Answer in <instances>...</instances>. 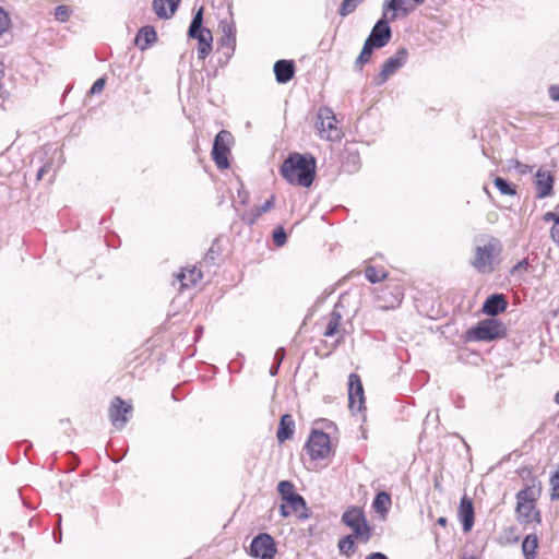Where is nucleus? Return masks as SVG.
Wrapping results in <instances>:
<instances>
[{"label":"nucleus","mask_w":559,"mask_h":559,"mask_svg":"<svg viewBox=\"0 0 559 559\" xmlns=\"http://www.w3.org/2000/svg\"><path fill=\"white\" fill-rule=\"evenodd\" d=\"M281 175L289 183L308 188L316 176V158L311 154L292 153L282 164Z\"/></svg>","instance_id":"nucleus-1"},{"label":"nucleus","mask_w":559,"mask_h":559,"mask_svg":"<svg viewBox=\"0 0 559 559\" xmlns=\"http://www.w3.org/2000/svg\"><path fill=\"white\" fill-rule=\"evenodd\" d=\"M502 252L501 241L493 236H484L475 246L471 265L480 274H489L495 270L496 260Z\"/></svg>","instance_id":"nucleus-2"},{"label":"nucleus","mask_w":559,"mask_h":559,"mask_svg":"<svg viewBox=\"0 0 559 559\" xmlns=\"http://www.w3.org/2000/svg\"><path fill=\"white\" fill-rule=\"evenodd\" d=\"M504 334V324L498 319L489 318L468 329L465 338L471 342H490L503 337Z\"/></svg>","instance_id":"nucleus-3"},{"label":"nucleus","mask_w":559,"mask_h":559,"mask_svg":"<svg viewBox=\"0 0 559 559\" xmlns=\"http://www.w3.org/2000/svg\"><path fill=\"white\" fill-rule=\"evenodd\" d=\"M203 8L201 7L193 15L190 23L188 35L198 40V57L204 60L212 51L213 36L209 28L202 27Z\"/></svg>","instance_id":"nucleus-4"},{"label":"nucleus","mask_w":559,"mask_h":559,"mask_svg":"<svg viewBox=\"0 0 559 559\" xmlns=\"http://www.w3.org/2000/svg\"><path fill=\"white\" fill-rule=\"evenodd\" d=\"M342 522L352 528L356 539L367 543L371 538V527L360 508L353 507L346 510L342 515Z\"/></svg>","instance_id":"nucleus-5"},{"label":"nucleus","mask_w":559,"mask_h":559,"mask_svg":"<svg viewBox=\"0 0 559 559\" xmlns=\"http://www.w3.org/2000/svg\"><path fill=\"white\" fill-rule=\"evenodd\" d=\"M317 129L321 139L326 141H337L342 138V131L337 127V120L332 109L321 107L318 111Z\"/></svg>","instance_id":"nucleus-6"},{"label":"nucleus","mask_w":559,"mask_h":559,"mask_svg":"<svg viewBox=\"0 0 559 559\" xmlns=\"http://www.w3.org/2000/svg\"><path fill=\"white\" fill-rule=\"evenodd\" d=\"M305 448L312 461L325 460L332 452L330 436L323 431L313 430Z\"/></svg>","instance_id":"nucleus-7"},{"label":"nucleus","mask_w":559,"mask_h":559,"mask_svg":"<svg viewBox=\"0 0 559 559\" xmlns=\"http://www.w3.org/2000/svg\"><path fill=\"white\" fill-rule=\"evenodd\" d=\"M407 58V49L404 47L399 48L397 51L382 64L380 73L373 79V84L376 86L383 85L391 75L397 72L406 63Z\"/></svg>","instance_id":"nucleus-8"},{"label":"nucleus","mask_w":559,"mask_h":559,"mask_svg":"<svg viewBox=\"0 0 559 559\" xmlns=\"http://www.w3.org/2000/svg\"><path fill=\"white\" fill-rule=\"evenodd\" d=\"M277 490L287 506L298 514L300 519H307L306 513L307 507L305 499L294 490V485L288 480H282L278 483Z\"/></svg>","instance_id":"nucleus-9"},{"label":"nucleus","mask_w":559,"mask_h":559,"mask_svg":"<svg viewBox=\"0 0 559 559\" xmlns=\"http://www.w3.org/2000/svg\"><path fill=\"white\" fill-rule=\"evenodd\" d=\"M231 139V133L226 130L219 131L214 139L212 157L219 169L229 167L228 153Z\"/></svg>","instance_id":"nucleus-10"},{"label":"nucleus","mask_w":559,"mask_h":559,"mask_svg":"<svg viewBox=\"0 0 559 559\" xmlns=\"http://www.w3.org/2000/svg\"><path fill=\"white\" fill-rule=\"evenodd\" d=\"M276 545L273 537L266 533L258 534L250 544V555L259 559H274Z\"/></svg>","instance_id":"nucleus-11"},{"label":"nucleus","mask_w":559,"mask_h":559,"mask_svg":"<svg viewBox=\"0 0 559 559\" xmlns=\"http://www.w3.org/2000/svg\"><path fill=\"white\" fill-rule=\"evenodd\" d=\"M426 0H384L382 4V11L384 17H388L390 14V21H395V19L401 14L402 16H408L417 5H420Z\"/></svg>","instance_id":"nucleus-12"},{"label":"nucleus","mask_w":559,"mask_h":559,"mask_svg":"<svg viewBox=\"0 0 559 559\" xmlns=\"http://www.w3.org/2000/svg\"><path fill=\"white\" fill-rule=\"evenodd\" d=\"M390 14L388 17H382L373 25L370 35L367 37L366 43L371 45L373 48L379 49L384 47L392 37V29L389 25Z\"/></svg>","instance_id":"nucleus-13"},{"label":"nucleus","mask_w":559,"mask_h":559,"mask_svg":"<svg viewBox=\"0 0 559 559\" xmlns=\"http://www.w3.org/2000/svg\"><path fill=\"white\" fill-rule=\"evenodd\" d=\"M516 499L518 520L521 523H531L537 520L539 513L536 511L534 501L527 498V492L525 490L519 491Z\"/></svg>","instance_id":"nucleus-14"},{"label":"nucleus","mask_w":559,"mask_h":559,"mask_svg":"<svg viewBox=\"0 0 559 559\" xmlns=\"http://www.w3.org/2000/svg\"><path fill=\"white\" fill-rule=\"evenodd\" d=\"M404 290L399 284L386 286L377 294V299L381 309H394L403 299Z\"/></svg>","instance_id":"nucleus-15"},{"label":"nucleus","mask_w":559,"mask_h":559,"mask_svg":"<svg viewBox=\"0 0 559 559\" xmlns=\"http://www.w3.org/2000/svg\"><path fill=\"white\" fill-rule=\"evenodd\" d=\"M348 400L353 412H360L364 406V388L359 376L350 373L348 378Z\"/></svg>","instance_id":"nucleus-16"},{"label":"nucleus","mask_w":559,"mask_h":559,"mask_svg":"<svg viewBox=\"0 0 559 559\" xmlns=\"http://www.w3.org/2000/svg\"><path fill=\"white\" fill-rule=\"evenodd\" d=\"M131 409L132 406L130 404H127L120 397H116L109 408V417L112 426L117 429H122L128 421L127 414L130 413Z\"/></svg>","instance_id":"nucleus-17"},{"label":"nucleus","mask_w":559,"mask_h":559,"mask_svg":"<svg viewBox=\"0 0 559 559\" xmlns=\"http://www.w3.org/2000/svg\"><path fill=\"white\" fill-rule=\"evenodd\" d=\"M222 36L219 45L228 50V55L233 53L236 47V26L233 22L222 20L218 25Z\"/></svg>","instance_id":"nucleus-18"},{"label":"nucleus","mask_w":559,"mask_h":559,"mask_svg":"<svg viewBox=\"0 0 559 559\" xmlns=\"http://www.w3.org/2000/svg\"><path fill=\"white\" fill-rule=\"evenodd\" d=\"M535 177L537 198L544 199L549 197L552 193L554 188V177L551 174L548 170L540 168L537 170Z\"/></svg>","instance_id":"nucleus-19"},{"label":"nucleus","mask_w":559,"mask_h":559,"mask_svg":"<svg viewBox=\"0 0 559 559\" xmlns=\"http://www.w3.org/2000/svg\"><path fill=\"white\" fill-rule=\"evenodd\" d=\"M459 518L464 532H469L474 525V507L472 500L464 495L459 507Z\"/></svg>","instance_id":"nucleus-20"},{"label":"nucleus","mask_w":559,"mask_h":559,"mask_svg":"<svg viewBox=\"0 0 559 559\" xmlns=\"http://www.w3.org/2000/svg\"><path fill=\"white\" fill-rule=\"evenodd\" d=\"M506 308V297L502 294H493L485 300L481 310L488 316L496 317L503 312Z\"/></svg>","instance_id":"nucleus-21"},{"label":"nucleus","mask_w":559,"mask_h":559,"mask_svg":"<svg viewBox=\"0 0 559 559\" xmlns=\"http://www.w3.org/2000/svg\"><path fill=\"white\" fill-rule=\"evenodd\" d=\"M276 81L281 84L289 82L295 74V63L292 60H277L274 64Z\"/></svg>","instance_id":"nucleus-22"},{"label":"nucleus","mask_w":559,"mask_h":559,"mask_svg":"<svg viewBox=\"0 0 559 559\" xmlns=\"http://www.w3.org/2000/svg\"><path fill=\"white\" fill-rule=\"evenodd\" d=\"M181 0H153V9L158 17L169 19Z\"/></svg>","instance_id":"nucleus-23"},{"label":"nucleus","mask_w":559,"mask_h":559,"mask_svg":"<svg viewBox=\"0 0 559 559\" xmlns=\"http://www.w3.org/2000/svg\"><path fill=\"white\" fill-rule=\"evenodd\" d=\"M295 431V421L289 414H285L281 417L278 429H277V440L280 443L292 438Z\"/></svg>","instance_id":"nucleus-24"},{"label":"nucleus","mask_w":559,"mask_h":559,"mask_svg":"<svg viewBox=\"0 0 559 559\" xmlns=\"http://www.w3.org/2000/svg\"><path fill=\"white\" fill-rule=\"evenodd\" d=\"M202 278V272L195 266L191 269H182L177 275V280L180 282V288H188L195 285Z\"/></svg>","instance_id":"nucleus-25"},{"label":"nucleus","mask_w":559,"mask_h":559,"mask_svg":"<svg viewBox=\"0 0 559 559\" xmlns=\"http://www.w3.org/2000/svg\"><path fill=\"white\" fill-rule=\"evenodd\" d=\"M157 39L156 32L153 26L142 27L135 38L136 45L141 49H145L148 45L153 44Z\"/></svg>","instance_id":"nucleus-26"},{"label":"nucleus","mask_w":559,"mask_h":559,"mask_svg":"<svg viewBox=\"0 0 559 559\" xmlns=\"http://www.w3.org/2000/svg\"><path fill=\"white\" fill-rule=\"evenodd\" d=\"M342 321V314L337 311L336 307L333 309L329 317V321L326 328L323 332V335L326 337H332L340 332V325Z\"/></svg>","instance_id":"nucleus-27"},{"label":"nucleus","mask_w":559,"mask_h":559,"mask_svg":"<svg viewBox=\"0 0 559 559\" xmlns=\"http://www.w3.org/2000/svg\"><path fill=\"white\" fill-rule=\"evenodd\" d=\"M538 547V538L536 535H527L522 542V551L525 559H535L536 549Z\"/></svg>","instance_id":"nucleus-28"},{"label":"nucleus","mask_w":559,"mask_h":559,"mask_svg":"<svg viewBox=\"0 0 559 559\" xmlns=\"http://www.w3.org/2000/svg\"><path fill=\"white\" fill-rule=\"evenodd\" d=\"M353 535H346L338 540V550L341 555L350 558L356 551V545Z\"/></svg>","instance_id":"nucleus-29"},{"label":"nucleus","mask_w":559,"mask_h":559,"mask_svg":"<svg viewBox=\"0 0 559 559\" xmlns=\"http://www.w3.org/2000/svg\"><path fill=\"white\" fill-rule=\"evenodd\" d=\"M365 276L370 283L377 284L386 278L388 272L383 269H377L372 265H369L365 270Z\"/></svg>","instance_id":"nucleus-30"},{"label":"nucleus","mask_w":559,"mask_h":559,"mask_svg":"<svg viewBox=\"0 0 559 559\" xmlns=\"http://www.w3.org/2000/svg\"><path fill=\"white\" fill-rule=\"evenodd\" d=\"M493 185L499 190V192L503 195H515L516 194L515 187L501 177H496L493 179Z\"/></svg>","instance_id":"nucleus-31"},{"label":"nucleus","mask_w":559,"mask_h":559,"mask_svg":"<svg viewBox=\"0 0 559 559\" xmlns=\"http://www.w3.org/2000/svg\"><path fill=\"white\" fill-rule=\"evenodd\" d=\"M373 49L374 48L371 45L365 41L360 55L357 57L355 62V67L357 69L361 70V67L369 61Z\"/></svg>","instance_id":"nucleus-32"},{"label":"nucleus","mask_w":559,"mask_h":559,"mask_svg":"<svg viewBox=\"0 0 559 559\" xmlns=\"http://www.w3.org/2000/svg\"><path fill=\"white\" fill-rule=\"evenodd\" d=\"M391 503V498L390 496L384 492V491H381L379 493H377L374 500H373V508L377 510V511H386L388 510V506Z\"/></svg>","instance_id":"nucleus-33"},{"label":"nucleus","mask_w":559,"mask_h":559,"mask_svg":"<svg viewBox=\"0 0 559 559\" xmlns=\"http://www.w3.org/2000/svg\"><path fill=\"white\" fill-rule=\"evenodd\" d=\"M273 241L277 247H283L287 241V235L283 226H277L273 230Z\"/></svg>","instance_id":"nucleus-34"},{"label":"nucleus","mask_w":559,"mask_h":559,"mask_svg":"<svg viewBox=\"0 0 559 559\" xmlns=\"http://www.w3.org/2000/svg\"><path fill=\"white\" fill-rule=\"evenodd\" d=\"M260 216H261L260 212L258 211L257 207H254V209L243 212L240 217L246 224L253 225V224H255V222L258 221V218Z\"/></svg>","instance_id":"nucleus-35"},{"label":"nucleus","mask_w":559,"mask_h":559,"mask_svg":"<svg viewBox=\"0 0 559 559\" xmlns=\"http://www.w3.org/2000/svg\"><path fill=\"white\" fill-rule=\"evenodd\" d=\"M359 1L357 0H343L340 8V15L346 16L355 11Z\"/></svg>","instance_id":"nucleus-36"},{"label":"nucleus","mask_w":559,"mask_h":559,"mask_svg":"<svg viewBox=\"0 0 559 559\" xmlns=\"http://www.w3.org/2000/svg\"><path fill=\"white\" fill-rule=\"evenodd\" d=\"M550 486H551V500L559 499V471H556L550 477Z\"/></svg>","instance_id":"nucleus-37"},{"label":"nucleus","mask_w":559,"mask_h":559,"mask_svg":"<svg viewBox=\"0 0 559 559\" xmlns=\"http://www.w3.org/2000/svg\"><path fill=\"white\" fill-rule=\"evenodd\" d=\"M71 10L67 5H58L55 10V17L59 22H66L69 20Z\"/></svg>","instance_id":"nucleus-38"},{"label":"nucleus","mask_w":559,"mask_h":559,"mask_svg":"<svg viewBox=\"0 0 559 559\" xmlns=\"http://www.w3.org/2000/svg\"><path fill=\"white\" fill-rule=\"evenodd\" d=\"M10 27V17L8 13L0 8V36Z\"/></svg>","instance_id":"nucleus-39"},{"label":"nucleus","mask_w":559,"mask_h":559,"mask_svg":"<svg viewBox=\"0 0 559 559\" xmlns=\"http://www.w3.org/2000/svg\"><path fill=\"white\" fill-rule=\"evenodd\" d=\"M275 205V195H271V198L269 200H266L262 205L260 206H257L258 211L260 212V214H264L269 211H271Z\"/></svg>","instance_id":"nucleus-40"},{"label":"nucleus","mask_w":559,"mask_h":559,"mask_svg":"<svg viewBox=\"0 0 559 559\" xmlns=\"http://www.w3.org/2000/svg\"><path fill=\"white\" fill-rule=\"evenodd\" d=\"M105 84H106V80L105 78H99L97 79L94 84L92 85L91 90H90V93L91 94H98L100 93L104 87H105Z\"/></svg>","instance_id":"nucleus-41"},{"label":"nucleus","mask_w":559,"mask_h":559,"mask_svg":"<svg viewBox=\"0 0 559 559\" xmlns=\"http://www.w3.org/2000/svg\"><path fill=\"white\" fill-rule=\"evenodd\" d=\"M237 195H238V199L241 204H243V205L248 204L249 199H250V193L248 190H246L243 188L242 183L240 185V188L237 191Z\"/></svg>","instance_id":"nucleus-42"},{"label":"nucleus","mask_w":559,"mask_h":559,"mask_svg":"<svg viewBox=\"0 0 559 559\" xmlns=\"http://www.w3.org/2000/svg\"><path fill=\"white\" fill-rule=\"evenodd\" d=\"M528 266V262L526 259H523L521 261H519L511 270V273L512 274H515L516 272H520L522 270H526Z\"/></svg>","instance_id":"nucleus-43"},{"label":"nucleus","mask_w":559,"mask_h":559,"mask_svg":"<svg viewBox=\"0 0 559 559\" xmlns=\"http://www.w3.org/2000/svg\"><path fill=\"white\" fill-rule=\"evenodd\" d=\"M549 97L559 102V85H551L548 90Z\"/></svg>","instance_id":"nucleus-44"},{"label":"nucleus","mask_w":559,"mask_h":559,"mask_svg":"<svg viewBox=\"0 0 559 559\" xmlns=\"http://www.w3.org/2000/svg\"><path fill=\"white\" fill-rule=\"evenodd\" d=\"M284 358H285V349H284V347H280L275 352L274 362L281 365Z\"/></svg>","instance_id":"nucleus-45"},{"label":"nucleus","mask_w":559,"mask_h":559,"mask_svg":"<svg viewBox=\"0 0 559 559\" xmlns=\"http://www.w3.org/2000/svg\"><path fill=\"white\" fill-rule=\"evenodd\" d=\"M559 217V213H554V212H546L544 215H543V219L545 222H556V219H558Z\"/></svg>","instance_id":"nucleus-46"},{"label":"nucleus","mask_w":559,"mask_h":559,"mask_svg":"<svg viewBox=\"0 0 559 559\" xmlns=\"http://www.w3.org/2000/svg\"><path fill=\"white\" fill-rule=\"evenodd\" d=\"M280 513L283 518H288L292 513H295V512L292 511L289 506L282 504L280 508Z\"/></svg>","instance_id":"nucleus-47"},{"label":"nucleus","mask_w":559,"mask_h":559,"mask_svg":"<svg viewBox=\"0 0 559 559\" xmlns=\"http://www.w3.org/2000/svg\"><path fill=\"white\" fill-rule=\"evenodd\" d=\"M513 167L518 169L521 174H525L527 171V166L525 164H522L519 160H512Z\"/></svg>","instance_id":"nucleus-48"},{"label":"nucleus","mask_w":559,"mask_h":559,"mask_svg":"<svg viewBox=\"0 0 559 559\" xmlns=\"http://www.w3.org/2000/svg\"><path fill=\"white\" fill-rule=\"evenodd\" d=\"M366 559H388V557L382 552H372L368 555Z\"/></svg>","instance_id":"nucleus-49"},{"label":"nucleus","mask_w":559,"mask_h":559,"mask_svg":"<svg viewBox=\"0 0 559 559\" xmlns=\"http://www.w3.org/2000/svg\"><path fill=\"white\" fill-rule=\"evenodd\" d=\"M348 159H350V160H352L353 168H354L355 170H356V169H358L359 157H358L357 155H354V154H353V155H350V156L348 157Z\"/></svg>","instance_id":"nucleus-50"},{"label":"nucleus","mask_w":559,"mask_h":559,"mask_svg":"<svg viewBox=\"0 0 559 559\" xmlns=\"http://www.w3.org/2000/svg\"><path fill=\"white\" fill-rule=\"evenodd\" d=\"M280 366H281V365H278V364H275V362H274V364L271 366V368H270V374H271V376H276V374H277V372H278Z\"/></svg>","instance_id":"nucleus-51"},{"label":"nucleus","mask_w":559,"mask_h":559,"mask_svg":"<svg viewBox=\"0 0 559 559\" xmlns=\"http://www.w3.org/2000/svg\"><path fill=\"white\" fill-rule=\"evenodd\" d=\"M46 171H47V167L46 166L40 167L39 170L37 171L36 179L40 180Z\"/></svg>","instance_id":"nucleus-52"},{"label":"nucleus","mask_w":559,"mask_h":559,"mask_svg":"<svg viewBox=\"0 0 559 559\" xmlns=\"http://www.w3.org/2000/svg\"><path fill=\"white\" fill-rule=\"evenodd\" d=\"M53 538L57 543H60L61 540V532L59 531L58 533L55 531L53 532Z\"/></svg>","instance_id":"nucleus-53"},{"label":"nucleus","mask_w":559,"mask_h":559,"mask_svg":"<svg viewBox=\"0 0 559 559\" xmlns=\"http://www.w3.org/2000/svg\"><path fill=\"white\" fill-rule=\"evenodd\" d=\"M437 523L441 526H444L447 524V519L441 516L438 519Z\"/></svg>","instance_id":"nucleus-54"},{"label":"nucleus","mask_w":559,"mask_h":559,"mask_svg":"<svg viewBox=\"0 0 559 559\" xmlns=\"http://www.w3.org/2000/svg\"><path fill=\"white\" fill-rule=\"evenodd\" d=\"M555 403L559 405V391L555 394Z\"/></svg>","instance_id":"nucleus-55"},{"label":"nucleus","mask_w":559,"mask_h":559,"mask_svg":"<svg viewBox=\"0 0 559 559\" xmlns=\"http://www.w3.org/2000/svg\"><path fill=\"white\" fill-rule=\"evenodd\" d=\"M484 191H485L488 195H490V194H489V191H488V189H487V187H486V186L484 187Z\"/></svg>","instance_id":"nucleus-56"},{"label":"nucleus","mask_w":559,"mask_h":559,"mask_svg":"<svg viewBox=\"0 0 559 559\" xmlns=\"http://www.w3.org/2000/svg\"><path fill=\"white\" fill-rule=\"evenodd\" d=\"M461 559H475L474 557H464V558H461Z\"/></svg>","instance_id":"nucleus-57"}]
</instances>
